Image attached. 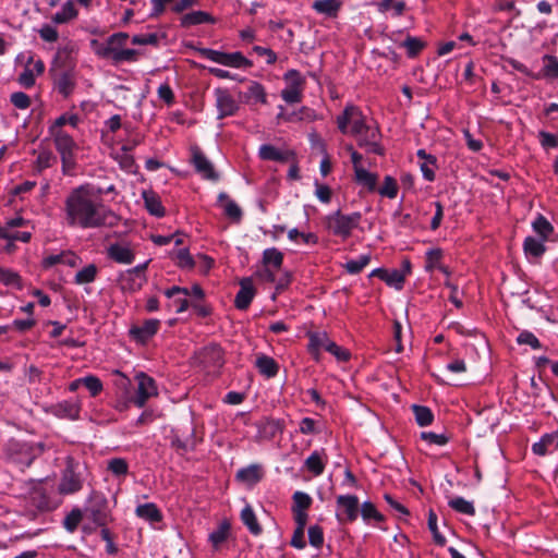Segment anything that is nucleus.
I'll list each match as a JSON object with an SVG mask.
<instances>
[{
  "mask_svg": "<svg viewBox=\"0 0 558 558\" xmlns=\"http://www.w3.org/2000/svg\"><path fill=\"white\" fill-rule=\"evenodd\" d=\"M441 250L439 248H432V250H428L426 252V265H425V269L427 271H433L435 269H437L441 264H440V258H441Z\"/></svg>",
  "mask_w": 558,
  "mask_h": 558,
  "instance_id": "53",
  "label": "nucleus"
},
{
  "mask_svg": "<svg viewBox=\"0 0 558 558\" xmlns=\"http://www.w3.org/2000/svg\"><path fill=\"white\" fill-rule=\"evenodd\" d=\"M256 294V290L254 288L253 281L251 278H243L240 281V290L238 291L234 305L240 311H245L248 308L252 303L254 296Z\"/></svg>",
  "mask_w": 558,
  "mask_h": 558,
  "instance_id": "18",
  "label": "nucleus"
},
{
  "mask_svg": "<svg viewBox=\"0 0 558 558\" xmlns=\"http://www.w3.org/2000/svg\"><path fill=\"white\" fill-rule=\"evenodd\" d=\"M551 438L549 436H542L541 439L533 444L532 451L536 456H545L551 450L550 448Z\"/></svg>",
  "mask_w": 558,
  "mask_h": 558,
  "instance_id": "62",
  "label": "nucleus"
},
{
  "mask_svg": "<svg viewBox=\"0 0 558 558\" xmlns=\"http://www.w3.org/2000/svg\"><path fill=\"white\" fill-rule=\"evenodd\" d=\"M11 104L20 110H26L31 106V98L23 92L12 93L10 96Z\"/></svg>",
  "mask_w": 558,
  "mask_h": 558,
  "instance_id": "56",
  "label": "nucleus"
},
{
  "mask_svg": "<svg viewBox=\"0 0 558 558\" xmlns=\"http://www.w3.org/2000/svg\"><path fill=\"white\" fill-rule=\"evenodd\" d=\"M517 342L519 344H527L532 349H539L541 348L539 340L535 337L534 333H532L531 331H527V330H524V331L519 333V336L517 338Z\"/></svg>",
  "mask_w": 558,
  "mask_h": 558,
  "instance_id": "60",
  "label": "nucleus"
},
{
  "mask_svg": "<svg viewBox=\"0 0 558 558\" xmlns=\"http://www.w3.org/2000/svg\"><path fill=\"white\" fill-rule=\"evenodd\" d=\"M533 230L542 236L543 240H546L549 234L553 232V227L550 222L542 215H538L537 218L532 223Z\"/></svg>",
  "mask_w": 558,
  "mask_h": 558,
  "instance_id": "45",
  "label": "nucleus"
},
{
  "mask_svg": "<svg viewBox=\"0 0 558 558\" xmlns=\"http://www.w3.org/2000/svg\"><path fill=\"white\" fill-rule=\"evenodd\" d=\"M97 275V266L95 264H88L75 274L73 281L77 286L88 284L96 280Z\"/></svg>",
  "mask_w": 558,
  "mask_h": 558,
  "instance_id": "38",
  "label": "nucleus"
},
{
  "mask_svg": "<svg viewBox=\"0 0 558 558\" xmlns=\"http://www.w3.org/2000/svg\"><path fill=\"white\" fill-rule=\"evenodd\" d=\"M255 365L258 368L259 373L266 376L267 378L275 377L279 371L277 362L272 357L264 354L257 356Z\"/></svg>",
  "mask_w": 558,
  "mask_h": 558,
  "instance_id": "37",
  "label": "nucleus"
},
{
  "mask_svg": "<svg viewBox=\"0 0 558 558\" xmlns=\"http://www.w3.org/2000/svg\"><path fill=\"white\" fill-rule=\"evenodd\" d=\"M163 293L171 300L170 306L174 307L175 313H183L189 308L186 296L190 295V290L187 288L173 286L165 290Z\"/></svg>",
  "mask_w": 558,
  "mask_h": 558,
  "instance_id": "20",
  "label": "nucleus"
},
{
  "mask_svg": "<svg viewBox=\"0 0 558 558\" xmlns=\"http://www.w3.org/2000/svg\"><path fill=\"white\" fill-rule=\"evenodd\" d=\"M118 280L123 291L135 292L146 282V277H141L132 269H126L119 275Z\"/></svg>",
  "mask_w": 558,
  "mask_h": 558,
  "instance_id": "23",
  "label": "nucleus"
},
{
  "mask_svg": "<svg viewBox=\"0 0 558 558\" xmlns=\"http://www.w3.org/2000/svg\"><path fill=\"white\" fill-rule=\"evenodd\" d=\"M258 157L263 160L283 162L289 159V153L280 150L270 144H263L258 149Z\"/></svg>",
  "mask_w": 558,
  "mask_h": 558,
  "instance_id": "32",
  "label": "nucleus"
},
{
  "mask_svg": "<svg viewBox=\"0 0 558 558\" xmlns=\"http://www.w3.org/2000/svg\"><path fill=\"white\" fill-rule=\"evenodd\" d=\"M369 263L368 255H361L356 259L348 260L345 269L349 274L355 275L362 271V269Z\"/></svg>",
  "mask_w": 558,
  "mask_h": 558,
  "instance_id": "52",
  "label": "nucleus"
},
{
  "mask_svg": "<svg viewBox=\"0 0 558 558\" xmlns=\"http://www.w3.org/2000/svg\"><path fill=\"white\" fill-rule=\"evenodd\" d=\"M198 360L205 368H220L223 364V353L219 345L209 344L199 351Z\"/></svg>",
  "mask_w": 558,
  "mask_h": 558,
  "instance_id": "16",
  "label": "nucleus"
},
{
  "mask_svg": "<svg viewBox=\"0 0 558 558\" xmlns=\"http://www.w3.org/2000/svg\"><path fill=\"white\" fill-rule=\"evenodd\" d=\"M129 35L116 33L111 35L105 45L97 49V54L102 58H110L116 63L135 62L138 60L140 50L124 48Z\"/></svg>",
  "mask_w": 558,
  "mask_h": 558,
  "instance_id": "2",
  "label": "nucleus"
},
{
  "mask_svg": "<svg viewBox=\"0 0 558 558\" xmlns=\"http://www.w3.org/2000/svg\"><path fill=\"white\" fill-rule=\"evenodd\" d=\"M338 130L343 135H352L361 133L365 129V117L362 110L353 105H345L342 113L336 118Z\"/></svg>",
  "mask_w": 558,
  "mask_h": 558,
  "instance_id": "3",
  "label": "nucleus"
},
{
  "mask_svg": "<svg viewBox=\"0 0 558 558\" xmlns=\"http://www.w3.org/2000/svg\"><path fill=\"white\" fill-rule=\"evenodd\" d=\"M544 241L545 240L543 239L538 240L533 236H527L523 244L525 254L532 255L534 257H539L543 255L545 252Z\"/></svg>",
  "mask_w": 558,
  "mask_h": 558,
  "instance_id": "42",
  "label": "nucleus"
},
{
  "mask_svg": "<svg viewBox=\"0 0 558 558\" xmlns=\"http://www.w3.org/2000/svg\"><path fill=\"white\" fill-rule=\"evenodd\" d=\"M177 263L181 268L191 269L195 263L187 248H181L177 252Z\"/></svg>",
  "mask_w": 558,
  "mask_h": 558,
  "instance_id": "61",
  "label": "nucleus"
},
{
  "mask_svg": "<svg viewBox=\"0 0 558 558\" xmlns=\"http://www.w3.org/2000/svg\"><path fill=\"white\" fill-rule=\"evenodd\" d=\"M218 203L222 207L225 215L231 220L239 222L242 218V209L225 192L219 193Z\"/></svg>",
  "mask_w": 558,
  "mask_h": 558,
  "instance_id": "28",
  "label": "nucleus"
},
{
  "mask_svg": "<svg viewBox=\"0 0 558 558\" xmlns=\"http://www.w3.org/2000/svg\"><path fill=\"white\" fill-rule=\"evenodd\" d=\"M240 97L243 102L246 104H266L267 102V94L265 92L264 86L256 82H250L247 90L245 93H240Z\"/></svg>",
  "mask_w": 558,
  "mask_h": 558,
  "instance_id": "24",
  "label": "nucleus"
},
{
  "mask_svg": "<svg viewBox=\"0 0 558 558\" xmlns=\"http://www.w3.org/2000/svg\"><path fill=\"white\" fill-rule=\"evenodd\" d=\"M215 19L205 11H192L184 14L180 19V24L183 27H191L201 24H214Z\"/></svg>",
  "mask_w": 558,
  "mask_h": 558,
  "instance_id": "29",
  "label": "nucleus"
},
{
  "mask_svg": "<svg viewBox=\"0 0 558 558\" xmlns=\"http://www.w3.org/2000/svg\"><path fill=\"white\" fill-rule=\"evenodd\" d=\"M362 215L357 211L343 215L340 210L329 214L326 217L327 228L337 236L348 239L352 230L357 227Z\"/></svg>",
  "mask_w": 558,
  "mask_h": 558,
  "instance_id": "6",
  "label": "nucleus"
},
{
  "mask_svg": "<svg viewBox=\"0 0 558 558\" xmlns=\"http://www.w3.org/2000/svg\"><path fill=\"white\" fill-rule=\"evenodd\" d=\"M407 48L409 57H415L423 48V43L416 37L409 36L402 44Z\"/></svg>",
  "mask_w": 558,
  "mask_h": 558,
  "instance_id": "63",
  "label": "nucleus"
},
{
  "mask_svg": "<svg viewBox=\"0 0 558 558\" xmlns=\"http://www.w3.org/2000/svg\"><path fill=\"white\" fill-rule=\"evenodd\" d=\"M83 385L93 397L99 395L104 388L101 380L94 375L83 377Z\"/></svg>",
  "mask_w": 558,
  "mask_h": 558,
  "instance_id": "55",
  "label": "nucleus"
},
{
  "mask_svg": "<svg viewBox=\"0 0 558 558\" xmlns=\"http://www.w3.org/2000/svg\"><path fill=\"white\" fill-rule=\"evenodd\" d=\"M145 208L148 213L155 217H162L165 215V208L160 202L159 196L153 191H143L142 193Z\"/></svg>",
  "mask_w": 558,
  "mask_h": 558,
  "instance_id": "31",
  "label": "nucleus"
},
{
  "mask_svg": "<svg viewBox=\"0 0 558 558\" xmlns=\"http://www.w3.org/2000/svg\"><path fill=\"white\" fill-rule=\"evenodd\" d=\"M310 544L316 548H320L324 544V534L319 525H311L308 531Z\"/></svg>",
  "mask_w": 558,
  "mask_h": 558,
  "instance_id": "58",
  "label": "nucleus"
},
{
  "mask_svg": "<svg viewBox=\"0 0 558 558\" xmlns=\"http://www.w3.org/2000/svg\"><path fill=\"white\" fill-rule=\"evenodd\" d=\"M77 15L78 11L74 1L68 0L62 4L61 9L51 16V21L54 24H66L75 20Z\"/></svg>",
  "mask_w": 558,
  "mask_h": 558,
  "instance_id": "27",
  "label": "nucleus"
},
{
  "mask_svg": "<svg viewBox=\"0 0 558 558\" xmlns=\"http://www.w3.org/2000/svg\"><path fill=\"white\" fill-rule=\"evenodd\" d=\"M305 468L307 471H310L313 475L318 476L322 475L325 465H326V456L324 451L315 450L313 451L307 459L305 460Z\"/></svg>",
  "mask_w": 558,
  "mask_h": 558,
  "instance_id": "30",
  "label": "nucleus"
},
{
  "mask_svg": "<svg viewBox=\"0 0 558 558\" xmlns=\"http://www.w3.org/2000/svg\"><path fill=\"white\" fill-rule=\"evenodd\" d=\"M44 449L45 446L43 442L10 440L8 444V451L11 459L22 466H29L32 462L44 452Z\"/></svg>",
  "mask_w": 558,
  "mask_h": 558,
  "instance_id": "5",
  "label": "nucleus"
},
{
  "mask_svg": "<svg viewBox=\"0 0 558 558\" xmlns=\"http://www.w3.org/2000/svg\"><path fill=\"white\" fill-rule=\"evenodd\" d=\"M53 143L57 151L60 154L62 161V171L65 174L71 173L75 167V151L77 150V144L74 142L71 135L65 133L63 130H54Z\"/></svg>",
  "mask_w": 558,
  "mask_h": 558,
  "instance_id": "4",
  "label": "nucleus"
},
{
  "mask_svg": "<svg viewBox=\"0 0 558 558\" xmlns=\"http://www.w3.org/2000/svg\"><path fill=\"white\" fill-rule=\"evenodd\" d=\"M405 274L398 269L388 270L384 281L396 290L403 288Z\"/></svg>",
  "mask_w": 558,
  "mask_h": 558,
  "instance_id": "46",
  "label": "nucleus"
},
{
  "mask_svg": "<svg viewBox=\"0 0 558 558\" xmlns=\"http://www.w3.org/2000/svg\"><path fill=\"white\" fill-rule=\"evenodd\" d=\"M83 487V480L81 474L76 471L74 463L69 462L64 469L60 483L58 485V492L61 495H72L80 492Z\"/></svg>",
  "mask_w": 558,
  "mask_h": 558,
  "instance_id": "9",
  "label": "nucleus"
},
{
  "mask_svg": "<svg viewBox=\"0 0 558 558\" xmlns=\"http://www.w3.org/2000/svg\"><path fill=\"white\" fill-rule=\"evenodd\" d=\"M192 161L195 170L202 175L203 179L211 181H217L219 179V175L215 171L213 163L198 148H193Z\"/></svg>",
  "mask_w": 558,
  "mask_h": 558,
  "instance_id": "17",
  "label": "nucleus"
},
{
  "mask_svg": "<svg viewBox=\"0 0 558 558\" xmlns=\"http://www.w3.org/2000/svg\"><path fill=\"white\" fill-rule=\"evenodd\" d=\"M160 328V320L149 318L143 322L142 325H134L130 328L131 338L137 343L145 344L151 339Z\"/></svg>",
  "mask_w": 558,
  "mask_h": 558,
  "instance_id": "14",
  "label": "nucleus"
},
{
  "mask_svg": "<svg viewBox=\"0 0 558 558\" xmlns=\"http://www.w3.org/2000/svg\"><path fill=\"white\" fill-rule=\"evenodd\" d=\"M85 520L93 523H106L109 517L107 498L98 492H92L85 504Z\"/></svg>",
  "mask_w": 558,
  "mask_h": 558,
  "instance_id": "8",
  "label": "nucleus"
},
{
  "mask_svg": "<svg viewBox=\"0 0 558 558\" xmlns=\"http://www.w3.org/2000/svg\"><path fill=\"white\" fill-rule=\"evenodd\" d=\"M355 180L359 184L367 187L369 191H374L377 183V175L369 172L365 168H359L354 170Z\"/></svg>",
  "mask_w": 558,
  "mask_h": 558,
  "instance_id": "40",
  "label": "nucleus"
},
{
  "mask_svg": "<svg viewBox=\"0 0 558 558\" xmlns=\"http://www.w3.org/2000/svg\"><path fill=\"white\" fill-rule=\"evenodd\" d=\"M312 8L319 14L335 17L341 8V2L339 0H315Z\"/></svg>",
  "mask_w": 558,
  "mask_h": 558,
  "instance_id": "34",
  "label": "nucleus"
},
{
  "mask_svg": "<svg viewBox=\"0 0 558 558\" xmlns=\"http://www.w3.org/2000/svg\"><path fill=\"white\" fill-rule=\"evenodd\" d=\"M378 193L381 196L388 197L390 199L396 198L398 194V184L396 180L390 175H386L381 187L378 190Z\"/></svg>",
  "mask_w": 558,
  "mask_h": 558,
  "instance_id": "49",
  "label": "nucleus"
},
{
  "mask_svg": "<svg viewBox=\"0 0 558 558\" xmlns=\"http://www.w3.org/2000/svg\"><path fill=\"white\" fill-rule=\"evenodd\" d=\"M332 340L329 339L328 335L323 332H308V345L307 350L313 357L318 361L320 356V350L329 347Z\"/></svg>",
  "mask_w": 558,
  "mask_h": 558,
  "instance_id": "25",
  "label": "nucleus"
},
{
  "mask_svg": "<svg viewBox=\"0 0 558 558\" xmlns=\"http://www.w3.org/2000/svg\"><path fill=\"white\" fill-rule=\"evenodd\" d=\"M281 98L287 104H298L302 100V88L294 86H287L281 90Z\"/></svg>",
  "mask_w": 558,
  "mask_h": 558,
  "instance_id": "51",
  "label": "nucleus"
},
{
  "mask_svg": "<svg viewBox=\"0 0 558 558\" xmlns=\"http://www.w3.org/2000/svg\"><path fill=\"white\" fill-rule=\"evenodd\" d=\"M198 52L203 58L225 66L234 69H247L252 66V62L239 51L223 52L210 48H201Z\"/></svg>",
  "mask_w": 558,
  "mask_h": 558,
  "instance_id": "7",
  "label": "nucleus"
},
{
  "mask_svg": "<svg viewBox=\"0 0 558 558\" xmlns=\"http://www.w3.org/2000/svg\"><path fill=\"white\" fill-rule=\"evenodd\" d=\"M0 282L3 283L4 286L11 287V288H16V289L22 288L20 275L10 268H4L1 266H0Z\"/></svg>",
  "mask_w": 558,
  "mask_h": 558,
  "instance_id": "41",
  "label": "nucleus"
},
{
  "mask_svg": "<svg viewBox=\"0 0 558 558\" xmlns=\"http://www.w3.org/2000/svg\"><path fill=\"white\" fill-rule=\"evenodd\" d=\"M208 537L214 549L218 550L222 548V546L233 537L231 525H219L217 530L209 534Z\"/></svg>",
  "mask_w": 558,
  "mask_h": 558,
  "instance_id": "35",
  "label": "nucleus"
},
{
  "mask_svg": "<svg viewBox=\"0 0 558 558\" xmlns=\"http://www.w3.org/2000/svg\"><path fill=\"white\" fill-rule=\"evenodd\" d=\"M38 34L40 38L47 43H56L59 38L58 31L49 24H44L39 28Z\"/></svg>",
  "mask_w": 558,
  "mask_h": 558,
  "instance_id": "64",
  "label": "nucleus"
},
{
  "mask_svg": "<svg viewBox=\"0 0 558 558\" xmlns=\"http://www.w3.org/2000/svg\"><path fill=\"white\" fill-rule=\"evenodd\" d=\"M52 413L60 418L74 421L80 416V404L74 401L64 400L53 407Z\"/></svg>",
  "mask_w": 558,
  "mask_h": 558,
  "instance_id": "26",
  "label": "nucleus"
},
{
  "mask_svg": "<svg viewBox=\"0 0 558 558\" xmlns=\"http://www.w3.org/2000/svg\"><path fill=\"white\" fill-rule=\"evenodd\" d=\"M63 211L64 222L70 228H112L119 221V217L104 204L101 192L90 183L82 184L68 194Z\"/></svg>",
  "mask_w": 558,
  "mask_h": 558,
  "instance_id": "1",
  "label": "nucleus"
},
{
  "mask_svg": "<svg viewBox=\"0 0 558 558\" xmlns=\"http://www.w3.org/2000/svg\"><path fill=\"white\" fill-rule=\"evenodd\" d=\"M137 391L134 397V404L137 408H143L147 400L158 393L155 380L147 374L141 372L136 374Z\"/></svg>",
  "mask_w": 558,
  "mask_h": 558,
  "instance_id": "11",
  "label": "nucleus"
},
{
  "mask_svg": "<svg viewBox=\"0 0 558 558\" xmlns=\"http://www.w3.org/2000/svg\"><path fill=\"white\" fill-rule=\"evenodd\" d=\"M338 512L345 520L354 521L360 513V504L356 496L347 495L338 498Z\"/></svg>",
  "mask_w": 558,
  "mask_h": 558,
  "instance_id": "21",
  "label": "nucleus"
},
{
  "mask_svg": "<svg viewBox=\"0 0 558 558\" xmlns=\"http://www.w3.org/2000/svg\"><path fill=\"white\" fill-rule=\"evenodd\" d=\"M107 256L118 264L130 265L135 259L134 246L124 240L111 243L107 247Z\"/></svg>",
  "mask_w": 558,
  "mask_h": 558,
  "instance_id": "12",
  "label": "nucleus"
},
{
  "mask_svg": "<svg viewBox=\"0 0 558 558\" xmlns=\"http://www.w3.org/2000/svg\"><path fill=\"white\" fill-rule=\"evenodd\" d=\"M354 137L357 138L359 146L367 153L379 156L384 155L385 150L379 143L380 132L376 126H371L366 123L365 129L361 133L354 134Z\"/></svg>",
  "mask_w": 558,
  "mask_h": 558,
  "instance_id": "10",
  "label": "nucleus"
},
{
  "mask_svg": "<svg viewBox=\"0 0 558 558\" xmlns=\"http://www.w3.org/2000/svg\"><path fill=\"white\" fill-rule=\"evenodd\" d=\"M412 409L415 415V421L420 426H427L432 424L434 415L429 408L414 404Z\"/></svg>",
  "mask_w": 558,
  "mask_h": 558,
  "instance_id": "44",
  "label": "nucleus"
},
{
  "mask_svg": "<svg viewBox=\"0 0 558 558\" xmlns=\"http://www.w3.org/2000/svg\"><path fill=\"white\" fill-rule=\"evenodd\" d=\"M538 138H539V143H541L542 147L545 149L558 147V135L557 134H551L546 131H539Z\"/></svg>",
  "mask_w": 558,
  "mask_h": 558,
  "instance_id": "59",
  "label": "nucleus"
},
{
  "mask_svg": "<svg viewBox=\"0 0 558 558\" xmlns=\"http://www.w3.org/2000/svg\"><path fill=\"white\" fill-rule=\"evenodd\" d=\"M263 263L267 267L279 270L283 263V254L276 247L266 248L263 252Z\"/></svg>",
  "mask_w": 558,
  "mask_h": 558,
  "instance_id": "39",
  "label": "nucleus"
},
{
  "mask_svg": "<svg viewBox=\"0 0 558 558\" xmlns=\"http://www.w3.org/2000/svg\"><path fill=\"white\" fill-rule=\"evenodd\" d=\"M360 513L362 514V518L364 520H371V519L376 520V521L384 520L383 515L377 511L375 506L369 501H365L361 505Z\"/></svg>",
  "mask_w": 558,
  "mask_h": 558,
  "instance_id": "54",
  "label": "nucleus"
},
{
  "mask_svg": "<svg viewBox=\"0 0 558 558\" xmlns=\"http://www.w3.org/2000/svg\"><path fill=\"white\" fill-rule=\"evenodd\" d=\"M264 476L263 469L259 464H250L236 472V480L250 487L256 485Z\"/></svg>",
  "mask_w": 558,
  "mask_h": 558,
  "instance_id": "22",
  "label": "nucleus"
},
{
  "mask_svg": "<svg viewBox=\"0 0 558 558\" xmlns=\"http://www.w3.org/2000/svg\"><path fill=\"white\" fill-rule=\"evenodd\" d=\"M44 71V62L39 59L34 60V57L29 56L25 69L17 77V82L24 88H31L35 85L36 76L41 75Z\"/></svg>",
  "mask_w": 558,
  "mask_h": 558,
  "instance_id": "15",
  "label": "nucleus"
},
{
  "mask_svg": "<svg viewBox=\"0 0 558 558\" xmlns=\"http://www.w3.org/2000/svg\"><path fill=\"white\" fill-rule=\"evenodd\" d=\"M216 108L218 111L217 119H223L234 116L240 106L233 96L223 88H216L214 90Z\"/></svg>",
  "mask_w": 558,
  "mask_h": 558,
  "instance_id": "13",
  "label": "nucleus"
},
{
  "mask_svg": "<svg viewBox=\"0 0 558 558\" xmlns=\"http://www.w3.org/2000/svg\"><path fill=\"white\" fill-rule=\"evenodd\" d=\"M56 85L58 92L66 97L73 92L75 83L72 75L68 72H64L59 75Z\"/></svg>",
  "mask_w": 558,
  "mask_h": 558,
  "instance_id": "43",
  "label": "nucleus"
},
{
  "mask_svg": "<svg viewBox=\"0 0 558 558\" xmlns=\"http://www.w3.org/2000/svg\"><path fill=\"white\" fill-rule=\"evenodd\" d=\"M544 61V75L549 78H558V58L551 54H545Z\"/></svg>",
  "mask_w": 558,
  "mask_h": 558,
  "instance_id": "48",
  "label": "nucleus"
},
{
  "mask_svg": "<svg viewBox=\"0 0 558 558\" xmlns=\"http://www.w3.org/2000/svg\"><path fill=\"white\" fill-rule=\"evenodd\" d=\"M108 470L112 474H114L117 476H121V475H125L128 473L129 466L124 459L114 458L108 462Z\"/></svg>",
  "mask_w": 558,
  "mask_h": 558,
  "instance_id": "57",
  "label": "nucleus"
},
{
  "mask_svg": "<svg viewBox=\"0 0 558 558\" xmlns=\"http://www.w3.org/2000/svg\"><path fill=\"white\" fill-rule=\"evenodd\" d=\"M135 513L138 519L144 521L159 522L162 519L159 509L153 502L138 505L135 509Z\"/></svg>",
  "mask_w": 558,
  "mask_h": 558,
  "instance_id": "33",
  "label": "nucleus"
},
{
  "mask_svg": "<svg viewBox=\"0 0 558 558\" xmlns=\"http://www.w3.org/2000/svg\"><path fill=\"white\" fill-rule=\"evenodd\" d=\"M449 506L461 513L464 514H473L474 513V507L471 501L465 500L462 497H454L449 500Z\"/></svg>",
  "mask_w": 558,
  "mask_h": 558,
  "instance_id": "50",
  "label": "nucleus"
},
{
  "mask_svg": "<svg viewBox=\"0 0 558 558\" xmlns=\"http://www.w3.org/2000/svg\"><path fill=\"white\" fill-rule=\"evenodd\" d=\"M384 498L387 505L389 506V509L393 511L396 519L402 520L409 514L408 509L399 500L395 499L391 495L385 494Z\"/></svg>",
  "mask_w": 558,
  "mask_h": 558,
  "instance_id": "47",
  "label": "nucleus"
},
{
  "mask_svg": "<svg viewBox=\"0 0 558 558\" xmlns=\"http://www.w3.org/2000/svg\"><path fill=\"white\" fill-rule=\"evenodd\" d=\"M293 504H292V512L294 515L295 523H306L307 521V512L306 510L312 504V498L308 494L304 492H295L293 494Z\"/></svg>",
  "mask_w": 558,
  "mask_h": 558,
  "instance_id": "19",
  "label": "nucleus"
},
{
  "mask_svg": "<svg viewBox=\"0 0 558 558\" xmlns=\"http://www.w3.org/2000/svg\"><path fill=\"white\" fill-rule=\"evenodd\" d=\"M134 145L135 143L133 145H123L114 153V159L119 162L120 167L128 172H133L135 168L134 158L131 155Z\"/></svg>",
  "mask_w": 558,
  "mask_h": 558,
  "instance_id": "36",
  "label": "nucleus"
}]
</instances>
